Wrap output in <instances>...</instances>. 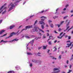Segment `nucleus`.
<instances>
[{
  "instance_id": "1",
  "label": "nucleus",
  "mask_w": 73,
  "mask_h": 73,
  "mask_svg": "<svg viewBox=\"0 0 73 73\" xmlns=\"http://www.w3.org/2000/svg\"><path fill=\"white\" fill-rule=\"evenodd\" d=\"M37 21H37V20H36L35 21V23L33 25L34 27V29L32 30V31L31 32L32 33L33 32H38V30H39V31H41V32H42V33H44V31L41 30V29H39V28H38V27H37L36 26V24H37Z\"/></svg>"
},
{
  "instance_id": "2",
  "label": "nucleus",
  "mask_w": 73,
  "mask_h": 73,
  "mask_svg": "<svg viewBox=\"0 0 73 73\" xmlns=\"http://www.w3.org/2000/svg\"><path fill=\"white\" fill-rule=\"evenodd\" d=\"M19 2L18 1H17L15 3H11L9 5V11H11L13 8L15 7V5H17V3Z\"/></svg>"
},
{
  "instance_id": "3",
  "label": "nucleus",
  "mask_w": 73,
  "mask_h": 73,
  "mask_svg": "<svg viewBox=\"0 0 73 73\" xmlns=\"http://www.w3.org/2000/svg\"><path fill=\"white\" fill-rule=\"evenodd\" d=\"M7 5L6 3H5L4 5L0 9V13L1 12H3L2 14H4V13H6L7 11H6V9H7V7H5V6Z\"/></svg>"
},
{
  "instance_id": "4",
  "label": "nucleus",
  "mask_w": 73,
  "mask_h": 73,
  "mask_svg": "<svg viewBox=\"0 0 73 73\" xmlns=\"http://www.w3.org/2000/svg\"><path fill=\"white\" fill-rule=\"evenodd\" d=\"M33 27V25H32L26 26L25 27V29H23L22 30H21V31L19 32V33H21V32H23V31H24V30H27V29H29V28H32Z\"/></svg>"
},
{
  "instance_id": "5",
  "label": "nucleus",
  "mask_w": 73,
  "mask_h": 73,
  "mask_svg": "<svg viewBox=\"0 0 73 73\" xmlns=\"http://www.w3.org/2000/svg\"><path fill=\"white\" fill-rule=\"evenodd\" d=\"M19 31H20V30H19L18 31V32H17V33L13 32V33H11L10 34V36H8L7 37H6V39H7V38H9L10 37H12V36H13V35H16V34H17V33H18V32H19Z\"/></svg>"
},
{
  "instance_id": "6",
  "label": "nucleus",
  "mask_w": 73,
  "mask_h": 73,
  "mask_svg": "<svg viewBox=\"0 0 73 73\" xmlns=\"http://www.w3.org/2000/svg\"><path fill=\"white\" fill-rule=\"evenodd\" d=\"M67 42H68V43L67 44V46H66V48L68 47L69 48L71 45H72V44L73 43V42H70V40H68L67 41Z\"/></svg>"
},
{
  "instance_id": "7",
  "label": "nucleus",
  "mask_w": 73,
  "mask_h": 73,
  "mask_svg": "<svg viewBox=\"0 0 73 73\" xmlns=\"http://www.w3.org/2000/svg\"><path fill=\"white\" fill-rule=\"evenodd\" d=\"M32 61L33 62H35V63H38L39 64H40L41 63V61L36 60H33Z\"/></svg>"
},
{
  "instance_id": "8",
  "label": "nucleus",
  "mask_w": 73,
  "mask_h": 73,
  "mask_svg": "<svg viewBox=\"0 0 73 73\" xmlns=\"http://www.w3.org/2000/svg\"><path fill=\"white\" fill-rule=\"evenodd\" d=\"M70 20L68 21V22L66 25V27H67L66 29V30L64 31V32H65V31H66V30H68V29L69 28V27H70V26H68L69 25V23H70Z\"/></svg>"
},
{
  "instance_id": "9",
  "label": "nucleus",
  "mask_w": 73,
  "mask_h": 73,
  "mask_svg": "<svg viewBox=\"0 0 73 73\" xmlns=\"http://www.w3.org/2000/svg\"><path fill=\"white\" fill-rule=\"evenodd\" d=\"M62 33H61L60 34L59 36H58L57 38H60V39H61V38H62V37H63V36H64V35H65V33H64L63 35H62Z\"/></svg>"
},
{
  "instance_id": "10",
  "label": "nucleus",
  "mask_w": 73,
  "mask_h": 73,
  "mask_svg": "<svg viewBox=\"0 0 73 73\" xmlns=\"http://www.w3.org/2000/svg\"><path fill=\"white\" fill-rule=\"evenodd\" d=\"M34 40L35 39L33 40L29 43V44H32V46L33 47H34L35 46V45L33 44Z\"/></svg>"
},
{
  "instance_id": "11",
  "label": "nucleus",
  "mask_w": 73,
  "mask_h": 73,
  "mask_svg": "<svg viewBox=\"0 0 73 73\" xmlns=\"http://www.w3.org/2000/svg\"><path fill=\"white\" fill-rule=\"evenodd\" d=\"M25 37H26V38H30L31 37V38L33 37H35V36L34 35H31V37H30L28 36V35H25Z\"/></svg>"
},
{
  "instance_id": "12",
  "label": "nucleus",
  "mask_w": 73,
  "mask_h": 73,
  "mask_svg": "<svg viewBox=\"0 0 73 73\" xmlns=\"http://www.w3.org/2000/svg\"><path fill=\"white\" fill-rule=\"evenodd\" d=\"M18 40L17 39H15L12 40L8 41V42H15V41H17Z\"/></svg>"
},
{
  "instance_id": "13",
  "label": "nucleus",
  "mask_w": 73,
  "mask_h": 73,
  "mask_svg": "<svg viewBox=\"0 0 73 73\" xmlns=\"http://www.w3.org/2000/svg\"><path fill=\"white\" fill-rule=\"evenodd\" d=\"M48 10H49V9H46L45 11H41L39 12L38 13V14H41V13H42L44 12H46V11H48Z\"/></svg>"
},
{
  "instance_id": "14",
  "label": "nucleus",
  "mask_w": 73,
  "mask_h": 73,
  "mask_svg": "<svg viewBox=\"0 0 73 73\" xmlns=\"http://www.w3.org/2000/svg\"><path fill=\"white\" fill-rule=\"evenodd\" d=\"M26 45H27L26 46L27 50H31V48H30L29 47H28V45H29V43H28V44H27Z\"/></svg>"
},
{
  "instance_id": "15",
  "label": "nucleus",
  "mask_w": 73,
  "mask_h": 73,
  "mask_svg": "<svg viewBox=\"0 0 73 73\" xmlns=\"http://www.w3.org/2000/svg\"><path fill=\"white\" fill-rule=\"evenodd\" d=\"M39 23L40 24H43L44 25H45V23H44V22L43 21H39Z\"/></svg>"
},
{
  "instance_id": "16",
  "label": "nucleus",
  "mask_w": 73,
  "mask_h": 73,
  "mask_svg": "<svg viewBox=\"0 0 73 73\" xmlns=\"http://www.w3.org/2000/svg\"><path fill=\"white\" fill-rule=\"evenodd\" d=\"M64 21H62L60 22V25H57V26H58V27L59 28L61 25L64 23Z\"/></svg>"
},
{
  "instance_id": "17",
  "label": "nucleus",
  "mask_w": 73,
  "mask_h": 73,
  "mask_svg": "<svg viewBox=\"0 0 73 73\" xmlns=\"http://www.w3.org/2000/svg\"><path fill=\"white\" fill-rule=\"evenodd\" d=\"M15 68L17 70H19L20 68V66H17Z\"/></svg>"
},
{
  "instance_id": "18",
  "label": "nucleus",
  "mask_w": 73,
  "mask_h": 73,
  "mask_svg": "<svg viewBox=\"0 0 73 73\" xmlns=\"http://www.w3.org/2000/svg\"><path fill=\"white\" fill-rule=\"evenodd\" d=\"M15 27V25H13L12 26H11L10 27V29H12V28H14V27Z\"/></svg>"
},
{
  "instance_id": "19",
  "label": "nucleus",
  "mask_w": 73,
  "mask_h": 73,
  "mask_svg": "<svg viewBox=\"0 0 73 73\" xmlns=\"http://www.w3.org/2000/svg\"><path fill=\"white\" fill-rule=\"evenodd\" d=\"M5 32V30H2L1 31H0V35H1L3 33V32Z\"/></svg>"
},
{
  "instance_id": "20",
  "label": "nucleus",
  "mask_w": 73,
  "mask_h": 73,
  "mask_svg": "<svg viewBox=\"0 0 73 73\" xmlns=\"http://www.w3.org/2000/svg\"><path fill=\"white\" fill-rule=\"evenodd\" d=\"M27 54L28 55H32V53L31 52H27Z\"/></svg>"
},
{
  "instance_id": "21",
  "label": "nucleus",
  "mask_w": 73,
  "mask_h": 73,
  "mask_svg": "<svg viewBox=\"0 0 73 73\" xmlns=\"http://www.w3.org/2000/svg\"><path fill=\"white\" fill-rule=\"evenodd\" d=\"M60 70H58V71H54L52 73H60Z\"/></svg>"
},
{
  "instance_id": "22",
  "label": "nucleus",
  "mask_w": 73,
  "mask_h": 73,
  "mask_svg": "<svg viewBox=\"0 0 73 73\" xmlns=\"http://www.w3.org/2000/svg\"><path fill=\"white\" fill-rule=\"evenodd\" d=\"M59 70V69L57 68H55L53 69L54 71H56V70Z\"/></svg>"
},
{
  "instance_id": "23",
  "label": "nucleus",
  "mask_w": 73,
  "mask_h": 73,
  "mask_svg": "<svg viewBox=\"0 0 73 73\" xmlns=\"http://www.w3.org/2000/svg\"><path fill=\"white\" fill-rule=\"evenodd\" d=\"M14 71H10L8 72L7 73H14Z\"/></svg>"
},
{
  "instance_id": "24",
  "label": "nucleus",
  "mask_w": 73,
  "mask_h": 73,
  "mask_svg": "<svg viewBox=\"0 0 73 73\" xmlns=\"http://www.w3.org/2000/svg\"><path fill=\"white\" fill-rule=\"evenodd\" d=\"M50 27H51V28H53V25L52 24H50Z\"/></svg>"
},
{
  "instance_id": "25",
  "label": "nucleus",
  "mask_w": 73,
  "mask_h": 73,
  "mask_svg": "<svg viewBox=\"0 0 73 73\" xmlns=\"http://www.w3.org/2000/svg\"><path fill=\"white\" fill-rule=\"evenodd\" d=\"M40 18H44V19H46L47 18L46 17H44V16H42L40 17Z\"/></svg>"
},
{
  "instance_id": "26",
  "label": "nucleus",
  "mask_w": 73,
  "mask_h": 73,
  "mask_svg": "<svg viewBox=\"0 0 73 73\" xmlns=\"http://www.w3.org/2000/svg\"><path fill=\"white\" fill-rule=\"evenodd\" d=\"M43 49H46V46H43Z\"/></svg>"
},
{
  "instance_id": "27",
  "label": "nucleus",
  "mask_w": 73,
  "mask_h": 73,
  "mask_svg": "<svg viewBox=\"0 0 73 73\" xmlns=\"http://www.w3.org/2000/svg\"><path fill=\"white\" fill-rule=\"evenodd\" d=\"M38 38H41V37H39L38 38H36L35 39H34V40L35 39V40H38Z\"/></svg>"
},
{
  "instance_id": "28",
  "label": "nucleus",
  "mask_w": 73,
  "mask_h": 73,
  "mask_svg": "<svg viewBox=\"0 0 73 73\" xmlns=\"http://www.w3.org/2000/svg\"><path fill=\"white\" fill-rule=\"evenodd\" d=\"M38 38H41V37H39L38 38H36L35 39H34V40L35 39V40H38Z\"/></svg>"
},
{
  "instance_id": "29",
  "label": "nucleus",
  "mask_w": 73,
  "mask_h": 73,
  "mask_svg": "<svg viewBox=\"0 0 73 73\" xmlns=\"http://www.w3.org/2000/svg\"><path fill=\"white\" fill-rule=\"evenodd\" d=\"M45 38H46V36H45V35H44L43 37V39H44Z\"/></svg>"
},
{
  "instance_id": "30",
  "label": "nucleus",
  "mask_w": 73,
  "mask_h": 73,
  "mask_svg": "<svg viewBox=\"0 0 73 73\" xmlns=\"http://www.w3.org/2000/svg\"><path fill=\"white\" fill-rule=\"evenodd\" d=\"M72 28H73V26L71 28H70V29H68L67 31V32H69V31H70V29H72Z\"/></svg>"
},
{
  "instance_id": "31",
  "label": "nucleus",
  "mask_w": 73,
  "mask_h": 73,
  "mask_svg": "<svg viewBox=\"0 0 73 73\" xmlns=\"http://www.w3.org/2000/svg\"><path fill=\"white\" fill-rule=\"evenodd\" d=\"M48 22L49 23H52V21L51 20H48Z\"/></svg>"
},
{
  "instance_id": "32",
  "label": "nucleus",
  "mask_w": 73,
  "mask_h": 73,
  "mask_svg": "<svg viewBox=\"0 0 73 73\" xmlns=\"http://www.w3.org/2000/svg\"><path fill=\"white\" fill-rule=\"evenodd\" d=\"M58 17L56 16L53 17V18L54 19H56L57 17Z\"/></svg>"
},
{
  "instance_id": "33",
  "label": "nucleus",
  "mask_w": 73,
  "mask_h": 73,
  "mask_svg": "<svg viewBox=\"0 0 73 73\" xmlns=\"http://www.w3.org/2000/svg\"><path fill=\"white\" fill-rule=\"evenodd\" d=\"M54 50L53 52H55V51L57 50V48L55 47H54Z\"/></svg>"
},
{
  "instance_id": "34",
  "label": "nucleus",
  "mask_w": 73,
  "mask_h": 73,
  "mask_svg": "<svg viewBox=\"0 0 73 73\" xmlns=\"http://www.w3.org/2000/svg\"><path fill=\"white\" fill-rule=\"evenodd\" d=\"M24 37V35H21V38H23Z\"/></svg>"
},
{
  "instance_id": "35",
  "label": "nucleus",
  "mask_w": 73,
  "mask_h": 73,
  "mask_svg": "<svg viewBox=\"0 0 73 73\" xmlns=\"http://www.w3.org/2000/svg\"><path fill=\"white\" fill-rule=\"evenodd\" d=\"M41 27H42V29H43L44 28V26L43 25H42Z\"/></svg>"
},
{
  "instance_id": "36",
  "label": "nucleus",
  "mask_w": 73,
  "mask_h": 73,
  "mask_svg": "<svg viewBox=\"0 0 73 73\" xmlns=\"http://www.w3.org/2000/svg\"><path fill=\"white\" fill-rule=\"evenodd\" d=\"M7 35V33H6V34H4V35H3V36H2L1 37H3V36H6V35Z\"/></svg>"
},
{
  "instance_id": "37",
  "label": "nucleus",
  "mask_w": 73,
  "mask_h": 73,
  "mask_svg": "<svg viewBox=\"0 0 73 73\" xmlns=\"http://www.w3.org/2000/svg\"><path fill=\"white\" fill-rule=\"evenodd\" d=\"M68 17V16H66L64 17V19H66V18H67V17Z\"/></svg>"
},
{
  "instance_id": "38",
  "label": "nucleus",
  "mask_w": 73,
  "mask_h": 73,
  "mask_svg": "<svg viewBox=\"0 0 73 73\" xmlns=\"http://www.w3.org/2000/svg\"><path fill=\"white\" fill-rule=\"evenodd\" d=\"M72 72V70H69V72H67V73H70V72Z\"/></svg>"
},
{
  "instance_id": "39",
  "label": "nucleus",
  "mask_w": 73,
  "mask_h": 73,
  "mask_svg": "<svg viewBox=\"0 0 73 73\" xmlns=\"http://www.w3.org/2000/svg\"><path fill=\"white\" fill-rule=\"evenodd\" d=\"M48 43L49 45H51V44H52V42H51V41L49 42Z\"/></svg>"
},
{
  "instance_id": "40",
  "label": "nucleus",
  "mask_w": 73,
  "mask_h": 73,
  "mask_svg": "<svg viewBox=\"0 0 73 73\" xmlns=\"http://www.w3.org/2000/svg\"><path fill=\"white\" fill-rule=\"evenodd\" d=\"M4 42V40H3L1 41V42Z\"/></svg>"
},
{
  "instance_id": "41",
  "label": "nucleus",
  "mask_w": 73,
  "mask_h": 73,
  "mask_svg": "<svg viewBox=\"0 0 73 73\" xmlns=\"http://www.w3.org/2000/svg\"><path fill=\"white\" fill-rule=\"evenodd\" d=\"M4 42H5V43H7V42H8V40H7L6 41H4Z\"/></svg>"
},
{
  "instance_id": "42",
  "label": "nucleus",
  "mask_w": 73,
  "mask_h": 73,
  "mask_svg": "<svg viewBox=\"0 0 73 73\" xmlns=\"http://www.w3.org/2000/svg\"><path fill=\"white\" fill-rule=\"evenodd\" d=\"M41 21H45V19H41Z\"/></svg>"
},
{
  "instance_id": "43",
  "label": "nucleus",
  "mask_w": 73,
  "mask_h": 73,
  "mask_svg": "<svg viewBox=\"0 0 73 73\" xmlns=\"http://www.w3.org/2000/svg\"><path fill=\"white\" fill-rule=\"evenodd\" d=\"M41 54V53H40V52H38V56H41L38 55V54Z\"/></svg>"
},
{
  "instance_id": "44",
  "label": "nucleus",
  "mask_w": 73,
  "mask_h": 73,
  "mask_svg": "<svg viewBox=\"0 0 73 73\" xmlns=\"http://www.w3.org/2000/svg\"><path fill=\"white\" fill-rule=\"evenodd\" d=\"M61 55H60L59 56V59H61Z\"/></svg>"
},
{
  "instance_id": "45",
  "label": "nucleus",
  "mask_w": 73,
  "mask_h": 73,
  "mask_svg": "<svg viewBox=\"0 0 73 73\" xmlns=\"http://www.w3.org/2000/svg\"><path fill=\"white\" fill-rule=\"evenodd\" d=\"M49 38H49V39H48V40H50V38H52V36H49Z\"/></svg>"
},
{
  "instance_id": "46",
  "label": "nucleus",
  "mask_w": 73,
  "mask_h": 73,
  "mask_svg": "<svg viewBox=\"0 0 73 73\" xmlns=\"http://www.w3.org/2000/svg\"><path fill=\"white\" fill-rule=\"evenodd\" d=\"M30 66H31V67H32V66H33L32 64L31 63L30 64Z\"/></svg>"
},
{
  "instance_id": "47",
  "label": "nucleus",
  "mask_w": 73,
  "mask_h": 73,
  "mask_svg": "<svg viewBox=\"0 0 73 73\" xmlns=\"http://www.w3.org/2000/svg\"><path fill=\"white\" fill-rule=\"evenodd\" d=\"M66 63L67 64H68V63H69V60H67L66 61Z\"/></svg>"
},
{
  "instance_id": "48",
  "label": "nucleus",
  "mask_w": 73,
  "mask_h": 73,
  "mask_svg": "<svg viewBox=\"0 0 73 73\" xmlns=\"http://www.w3.org/2000/svg\"><path fill=\"white\" fill-rule=\"evenodd\" d=\"M71 37H70V36H68V39H70L71 38Z\"/></svg>"
},
{
  "instance_id": "49",
  "label": "nucleus",
  "mask_w": 73,
  "mask_h": 73,
  "mask_svg": "<svg viewBox=\"0 0 73 73\" xmlns=\"http://www.w3.org/2000/svg\"><path fill=\"white\" fill-rule=\"evenodd\" d=\"M58 31H61V28H59L58 29Z\"/></svg>"
},
{
  "instance_id": "50",
  "label": "nucleus",
  "mask_w": 73,
  "mask_h": 73,
  "mask_svg": "<svg viewBox=\"0 0 73 73\" xmlns=\"http://www.w3.org/2000/svg\"><path fill=\"white\" fill-rule=\"evenodd\" d=\"M23 27V25H21L20 26H19V28H20L22 27Z\"/></svg>"
},
{
  "instance_id": "51",
  "label": "nucleus",
  "mask_w": 73,
  "mask_h": 73,
  "mask_svg": "<svg viewBox=\"0 0 73 73\" xmlns=\"http://www.w3.org/2000/svg\"><path fill=\"white\" fill-rule=\"evenodd\" d=\"M2 21H3V20H0V24L2 23Z\"/></svg>"
},
{
  "instance_id": "52",
  "label": "nucleus",
  "mask_w": 73,
  "mask_h": 73,
  "mask_svg": "<svg viewBox=\"0 0 73 73\" xmlns=\"http://www.w3.org/2000/svg\"><path fill=\"white\" fill-rule=\"evenodd\" d=\"M70 12L71 13H73V10H71Z\"/></svg>"
},
{
  "instance_id": "53",
  "label": "nucleus",
  "mask_w": 73,
  "mask_h": 73,
  "mask_svg": "<svg viewBox=\"0 0 73 73\" xmlns=\"http://www.w3.org/2000/svg\"><path fill=\"white\" fill-rule=\"evenodd\" d=\"M68 6H69V5H67L66 6V8H67V7H68Z\"/></svg>"
},
{
  "instance_id": "54",
  "label": "nucleus",
  "mask_w": 73,
  "mask_h": 73,
  "mask_svg": "<svg viewBox=\"0 0 73 73\" xmlns=\"http://www.w3.org/2000/svg\"><path fill=\"white\" fill-rule=\"evenodd\" d=\"M54 32L55 33H58L56 31H54Z\"/></svg>"
},
{
  "instance_id": "55",
  "label": "nucleus",
  "mask_w": 73,
  "mask_h": 73,
  "mask_svg": "<svg viewBox=\"0 0 73 73\" xmlns=\"http://www.w3.org/2000/svg\"><path fill=\"white\" fill-rule=\"evenodd\" d=\"M39 35L40 36H42V34H41V33H39Z\"/></svg>"
},
{
  "instance_id": "56",
  "label": "nucleus",
  "mask_w": 73,
  "mask_h": 73,
  "mask_svg": "<svg viewBox=\"0 0 73 73\" xmlns=\"http://www.w3.org/2000/svg\"><path fill=\"white\" fill-rule=\"evenodd\" d=\"M50 51V50H48V51H47V53H49Z\"/></svg>"
},
{
  "instance_id": "57",
  "label": "nucleus",
  "mask_w": 73,
  "mask_h": 73,
  "mask_svg": "<svg viewBox=\"0 0 73 73\" xmlns=\"http://www.w3.org/2000/svg\"><path fill=\"white\" fill-rule=\"evenodd\" d=\"M34 16V15H31L30 16V17H33Z\"/></svg>"
},
{
  "instance_id": "58",
  "label": "nucleus",
  "mask_w": 73,
  "mask_h": 73,
  "mask_svg": "<svg viewBox=\"0 0 73 73\" xmlns=\"http://www.w3.org/2000/svg\"><path fill=\"white\" fill-rule=\"evenodd\" d=\"M41 47H38V49H41Z\"/></svg>"
},
{
  "instance_id": "59",
  "label": "nucleus",
  "mask_w": 73,
  "mask_h": 73,
  "mask_svg": "<svg viewBox=\"0 0 73 73\" xmlns=\"http://www.w3.org/2000/svg\"><path fill=\"white\" fill-rule=\"evenodd\" d=\"M26 3V1H25L24 3H23V5H24L25 4V3Z\"/></svg>"
},
{
  "instance_id": "60",
  "label": "nucleus",
  "mask_w": 73,
  "mask_h": 73,
  "mask_svg": "<svg viewBox=\"0 0 73 73\" xmlns=\"http://www.w3.org/2000/svg\"><path fill=\"white\" fill-rule=\"evenodd\" d=\"M52 58L53 59H55V60H56V59H57V58H54V57H53Z\"/></svg>"
},
{
  "instance_id": "61",
  "label": "nucleus",
  "mask_w": 73,
  "mask_h": 73,
  "mask_svg": "<svg viewBox=\"0 0 73 73\" xmlns=\"http://www.w3.org/2000/svg\"><path fill=\"white\" fill-rule=\"evenodd\" d=\"M66 8H64V9L63 10H64V11H65V10H66Z\"/></svg>"
},
{
  "instance_id": "62",
  "label": "nucleus",
  "mask_w": 73,
  "mask_h": 73,
  "mask_svg": "<svg viewBox=\"0 0 73 73\" xmlns=\"http://www.w3.org/2000/svg\"><path fill=\"white\" fill-rule=\"evenodd\" d=\"M71 67H72V65H70V69L71 68Z\"/></svg>"
},
{
  "instance_id": "63",
  "label": "nucleus",
  "mask_w": 73,
  "mask_h": 73,
  "mask_svg": "<svg viewBox=\"0 0 73 73\" xmlns=\"http://www.w3.org/2000/svg\"><path fill=\"white\" fill-rule=\"evenodd\" d=\"M73 14L71 15L70 17H73Z\"/></svg>"
},
{
  "instance_id": "64",
  "label": "nucleus",
  "mask_w": 73,
  "mask_h": 73,
  "mask_svg": "<svg viewBox=\"0 0 73 73\" xmlns=\"http://www.w3.org/2000/svg\"><path fill=\"white\" fill-rule=\"evenodd\" d=\"M64 67H65V68H67V66H66V65H65V66H64Z\"/></svg>"
}]
</instances>
